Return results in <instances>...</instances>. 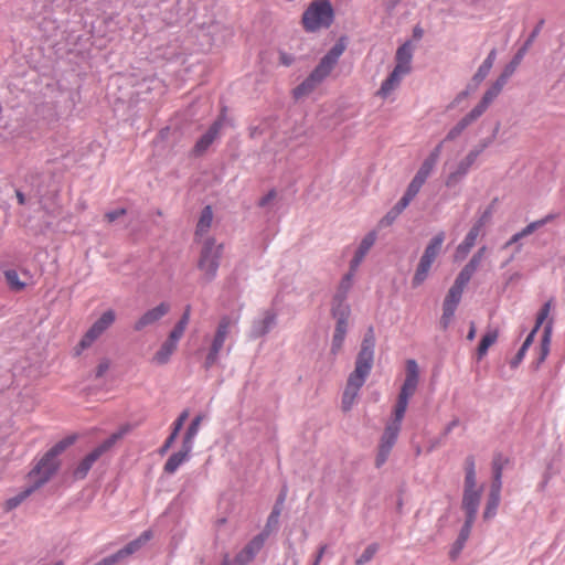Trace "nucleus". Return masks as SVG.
Instances as JSON below:
<instances>
[{
	"instance_id": "f257e3e1",
	"label": "nucleus",
	"mask_w": 565,
	"mask_h": 565,
	"mask_svg": "<svg viewBox=\"0 0 565 565\" xmlns=\"http://www.w3.org/2000/svg\"><path fill=\"white\" fill-rule=\"evenodd\" d=\"M419 381L418 364L415 360H407L406 362V376L401 387L396 405L393 412V418L387 423L384 433L381 437L379 451L375 458L376 468L382 467L396 443L398 437L402 420L406 413L408 401L415 394Z\"/></svg>"
},
{
	"instance_id": "f03ea898",
	"label": "nucleus",
	"mask_w": 565,
	"mask_h": 565,
	"mask_svg": "<svg viewBox=\"0 0 565 565\" xmlns=\"http://www.w3.org/2000/svg\"><path fill=\"white\" fill-rule=\"evenodd\" d=\"M374 329L373 327H369L355 360V367L348 377L347 386L342 395L341 407L343 412H349L352 408L360 388L363 386L366 377L371 373L374 361Z\"/></svg>"
},
{
	"instance_id": "7ed1b4c3",
	"label": "nucleus",
	"mask_w": 565,
	"mask_h": 565,
	"mask_svg": "<svg viewBox=\"0 0 565 565\" xmlns=\"http://www.w3.org/2000/svg\"><path fill=\"white\" fill-rule=\"evenodd\" d=\"M76 440V436H67L50 448L29 472V478L34 488L39 489L51 480L60 468L58 456L63 454Z\"/></svg>"
},
{
	"instance_id": "20e7f679",
	"label": "nucleus",
	"mask_w": 565,
	"mask_h": 565,
	"mask_svg": "<svg viewBox=\"0 0 565 565\" xmlns=\"http://www.w3.org/2000/svg\"><path fill=\"white\" fill-rule=\"evenodd\" d=\"M131 430V426L126 424L119 428L118 431L110 435L109 438L104 440L99 446L87 454L73 470V477L76 480H83L88 475L93 465L107 451H109L118 440Z\"/></svg>"
},
{
	"instance_id": "39448f33",
	"label": "nucleus",
	"mask_w": 565,
	"mask_h": 565,
	"mask_svg": "<svg viewBox=\"0 0 565 565\" xmlns=\"http://www.w3.org/2000/svg\"><path fill=\"white\" fill-rule=\"evenodd\" d=\"M223 254V244H216L215 238L207 237L200 252L198 268L203 273L205 282H211L217 274Z\"/></svg>"
},
{
	"instance_id": "423d86ee",
	"label": "nucleus",
	"mask_w": 565,
	"mask_h": 565,
	"mask_svg": "<svg viewBox=\"0 0 565 565\" xmlns=\"http://www.w3.org/2000/svg\"><path fill=\"white\" fill-rule=\"evenodd\" d=\"M333 21V9L329 1H315L305 11L302 23L307 31L329 28Z\"/></svg>"
},
{
	"instance_id": "0eeeda50",
	"label": "nucleus",
	"mask_w": 565,
	"mask_h": 565,
	"mask_svg": "<svg viewBox=\"0 0 565 565\" xmlns=\"http://www.w3.org/2000/svg\"><path fill=\"white\" fill-rule=\"evenodd\" d=\"M238 318L233 319L230 316L221 317L214 338L212 340L209 353L203 363L205 370L211 369L218 361V354L224 345V342L228 335L230 328L237 322Z\"/></svg>"
},
{
	"instance_id": "6e6552de",
	"label": "nucleus",
	"mask_w": 565,
	"mask_h": 565,
	"mask_svg": "<svg viewBox=\"0 0 565 565\" xmlns=\"http://www.w3.org/2000/svg\"><path fill=\"white\" fill-rule=\"evenodd\" d=\"M116 320V313L113 309L105 311L99 319L85 332L79 343L76 345L75 354L79 355L81 352L89 348Z\"/></svg>"
},
{
	"instance_id": "1a4fd4ad",
	"label": "nucleus",
	"mask_w": 565,
	"mask_h": 565,
	"mask_svg": "<svg viewBox=\"0 0 565 565\" xmlns=\"http://www.w3.org/2000/svg\"><path fill=\"white\" fill-rule=\"evenodd\" d=\"M266 540V534H257L245 545V547L234 557V559H230L228 555L226 554L223 558L222 565L249 564L263 548Z\"/></svg>"
},
{
	"instance_id": "9d476101",
	"label": "nucleus",
	"mask_w": 565,
	"mask_h": 565,
	"mask_svg": "<svg viewBox=\"0 0 565 565\" xmlns=\"http://www.w3.org/2000/svg\"><path fill=\"white\" fill-rule=\"evenodd\" d=\"M554 217H555L554 214H548V215H546L545 217H543L541 220L531 222L524 228H522L520 232H518L514 235H512L511 238L508 242H505L504 245L502 246V249H508L510 247L514 248L513 254L510 256V258L507 260L505 264H508L511 260H513L515 255L519 254L522 250V246H523L522 243H521L522 238L531 235L536 230H539L540 227L544 226L545 224H547L548 222L554 220Z\"/></svg>"
},
{
	"instance_id": "9b49d317",
	"label": "nucleus",
	"mask_w": 565,
	"mask_h": 565,
	"mask_svg": "<svg viewBox=\"0 0 565 565\" xmlns=\"http://www.w3.org/2000/svg\"><path fill=\"white\" fill-rule=\"evenodd\" d=\"M171 310L169 302H160L158 306L143 312L134 323L132 329L136 332H141L147 328L156 326L164 316Z\"/></svg>"
},
{
	"instance_id": "f8f14e48",
	"label": "nucleus",
	"mask_w": 565,
	"mask_h": 565,
	"mask_svg": "<svg viewBox=\"0 0 565 565\" xmlns=\"http://www.w3.org/2000/svg\"><path fill=\"white\" fill-rule=\"evenodd\" d=\"M329 75L327 71L317 65L310 75L294 89L296 98L309 95Z\"/></svg>"
},
{
	"instance_id": "ddd939ff",
	"label": "nucleus",
	"mask_w": 565,
	"mask_h": 565,
	"mask_svg": "<svg viewBox=\"0 0 565 565\" xmlns=\"http://www.w3.org/2000/svg\"><path fill=\"white\" fill-rule=\"evenodd\" d=\"M276 321L277 313L271 309L265 310L262 318L253 321L249 337L252 339L264 337L276 326Z\"/></svg>"
},
{
	"instance_id": "4468645a",
	"label": "nucleus",
	"mask_w": 565,
	"mask_h": 565,
	"mask_svg": "<svg viewBox=\"0 0 565 565\" xmlns=\"http://www.w3.org/2000/svg\"><path fill=\"white\" fill-rule=\"evenodd\" d=\"M152 539V532L150 530L145 531L139 537L126 544L122 548L111 554L115 561L118 563L122 562L137 551H139L148 541Z\"/></svg>"
},
{
	"instance_id": "2eb2a0df",
	"label": "nucleus",
	"mask_w": 565,
	"mask_h": 565,
	"mask_svg": "<svg viewBox=\"0 0 565 565\" xmlns=\"http://www.w3.org/2000/svg\"><path fill=\"white\" fill-rule=\"evenodd\" d=\"M224 125V116L221 115L209 128V130L196 141L194 151L198 154L203 153L218 136L220 130Z\"/></svg>"
},
{
	"instance_id": "dca6fc26",
	"label": "nucleus",
	"mask_w": 565,
	"mask_h": 565,
	"mask_svg": "<svg viewBox=\"0 0 565 565\" xmlns=\"http://www.w3.org/2000/svg\"><path fill=\"white\" fill-rule=\"evenodd\" d=\"M414 45L411 41H406L402 44L395 54L396 65L395 68L401 70L407 74L412 71Z\"/></svg>"
},
{
	"instance_id": "f3484780",
	"label": "nucleus",
	"mask_w": 565,
	"mask_h": 565,
	"mask_svg": "<svg viewBox=\"0 0 565 565\" xmlns=\"http://www.w3.org/2000/svg\"><path fill=\"white\" fill-rule=\"evenodd\" d=\"M483 490L463 491L461 500V509L466 516L477 518L479 505L481 502Z\"/></svg>"
},
{
	"instance_id": "a211bd4d",
	"label": "nucleus",
	"mask_w": 565,
	"mask_h": 565,
	"mask_svg": "<svg viewBox=\"0 0 565 565\" xmlns=\"http://www.w3.org/2000/svg\"><path fill=\"white\" fill-rule=\"evenodd\" d=\"M375 241H376L375 232H370L363 237L358 249L355 250L353 258L350 262L351 271L355 270L360 266V264L364 259L365 255L369 253L371 247L374 245Z\"/></svg>"
},
{
	"instance_id": "6ab92c4d",
	"label": "nucleus",
	"mask_w": 565,
	"mask_h": 565,
	"mask_svg": "<svg viewBox=\"0 0 565 565\" xmlns=\"http://www.w3.org/2000/svg\"><path fill=\"white\" fill-rule=\"evenodd\" d=\"M468 282L461 280L460 278L456 277L454 285L448 290L443 307L447 309L455 310L457 309V306L459 305L461 300V296L463 292L465 287Z\"/></svg>"
},
{
	"instance_id": "aec40b11",
	"label": "nucleus",
	"mask_w": 565,
	"mask_h": 565,
	"mask_svg": "<svg viewBox=\"0 0 565 565\" xmlns=\"http://www.w3.org/2000/svg\"><path fill=\"white\" fill-rule=\"evenodd\" d=\"M486 246L480 247L478 252L473 254L471 259L466 264V266L460 270L457 277L466 282H469L473 274L480 267L481 262L486 255Z\"/></svg>"
},
{
	"instance_id": "412c9836",
	"label": "nucleus",
	"mask_w": 565,
	"mask_h": 565,
	"mask_svg": "<svg viewBox=\"0 0 565 565\" xmlns=\"http://www.w3.org/2000/svg\"><path fill=\"white\" fill-rule=\"evenodd\" d=\"M285 498H286V494L285 492H281L277 500H276V503L267 519V522L265 524V527L264 530L262 531V534H266V537L269 536V534L277 530L278 529V524H279V516L281 514V511H282V505H284V502H285Z\"/></svg>"
},
{
	"instance_id": "4be33fe9",
	"label": "nucleus",
	"mask_w": 565,
	"mask_h": 565,
	"mask_svg": "<svg viewBox=\"0 0 565 565\" xmlns=\"http://www.w3.org/2000/svg\"><path fill=\"white\" fill-rule=\"evenodd\" d=\"M470 490H483L482 486L477 484L476 462L475 457L472 455L467 456L465 459L463 491Z\"/></svg>"
},
{
	"instance_id": "5701e85b",
	"label": "nucleus",
	"mask_w": 565,
	"mask_h": 565,
	"mask_svg": "<svg viewBox=\"0 0 565 565\" xmlns=\"http://www.w3.org/2000/svg\"><path fill=\"white\" fill-rule=\"evenodd\" d=\"M178 340L168 335L167 340L161 344L160 349L154 353L152 360L159 365H164L170 361L171 355L178 348Z\"/></svg>"
},
{
	"instance_id": "b1692460",
	"label": "nucleus",
	"mask_w": 565,
	"mask_h": 565,
	"mask_svg": "<svg viewBox=\"0 0 565 565\" xmlns=\"http://www.w3.org/2000/svg\"><path fill=\"white\" fill-rule=\"evenodd\" d=\"M405 75H407V73L394 67L392 73L382 83L381 88L377 90V95L383 98H386L393 90H395L399 86L402 78Z\"/></svg>"
},
{
	"instance_id": "393cba45",
	"label": "nucleus",
	"mask_w": 565,
	"mask_h": 565,
	"mask_svg": "<svg viewBox=\"0 0 565 565\" xmlns=\"http://www.w3.org/2000/svg\"><path fill=\"white\" fill-rule=\"evenodd\" d=\"M344 50L345 45L342 42L335 43L331 50L320 60L318 64L320 65V68H323L330 74Z\"/></svg>"
},
{
	"instance_id": "a878e982",
	"label": "nucleus",
	"mask_w": 565,
	"mask_h": 565,
	"mask_svg": "<svg viewBox=\"0 0 565 565\" xmlns=\"http://www.w3.org/2000/svg\"><path fill=\"white\" fill-rule=\"evenodd\" d=\"M444 241H445V233L444 232L437 233L430 239L428 245L426 246L420 258L433 264L441 250Z\"/></svg>"
},
{
	"instance_id": "bb28decb",
	"label": "nucleus",
	"mask_w": 565,
	"mask_h": 565,
	"mask_svg": "<svg viewBox=\"0 0 565 565\" xmlns=\"http://www.w3.org/2000/svg\"><path fill=\"white\" fill-rule=\"evenodd\" d=\"M191 450V448H186V446L182 444L181 449L178 452L172 454L167 460L163 468L164 472L169 475L174 473L180 467V465L188 458Z\"/></svg>"
},
{
	"instance_id": "cd10ccee",
	"label": "nucleus",
	"mask_w": 565,
	"mask_h": 565,
	"mask_svg": "<svg viewBox=\"0 0 565 565\" xmlns=\"http://www.w3.org/2000/svg\"><path fill=\"white\" fill-rule=\"evenodd\" d=\"M497 56V50L492 49L490 53L488 54L487 58L483 61V63L479 66L478 71L472 77V82L475 83V88L478 87V85L488 76L489 72L491 71L493 63L495 61Z\"/></svg>"
},
{
	"instance_id": "c85d7f7f",
	"label": "nucleus",
	"mask_w": 565,
	"mask_h": 565,
	"mask_svg": "<svg viewBox=\"0 0 565 565\" xmlns=\"http://www.w3.org/2000/svg\"><path fill=\"white\" fill-rule=\"evenodd\" d=\"M471 167H469L465 161H462V159L458 162V164L456 166L455 170L451 171L446 180H445V185L447 188H454L456 186L457 184H459L463 178L468 174L469 170H470Z\"/></svg>"
},
{
	"instance_id": "c756f323",
	"label": "nucleus",
	"mask_w": 565,
	"mask_h": 565,
	"mask_svg": "<svg viewBox=\"0 0 565 565\" xmlns=\"http://www.w3.org/2000/svg\"><path fill=\"white\" fill-rule=\"evenodd\" d=\"M550 310H551V301H547L543 305L540 312L537 313L536 323L521 347L523 350H527L530 348V345L533 343L535 333L537 332V330L540 329V327L542 326L544 320L547 318Z\"/></svg>"
},
{
	"instance_id": "7c9ffc66",
	"label": "nucleus",
	"mask_w": 565,
	"mask_h": 565,
	"mask_svg": "<svg viewBox=\"0 0 565 565\" xmlns=\"http://www.w3.org/2000/svg\"><path fill=\"white\" fill-rule=\"evenodd\" d=\"M331 313L337 320V324L348 326L350 307L345 303V300L337 301L335 299H332Z\"/></svg>"
},
{
	"instance_id": "2f4dec72",
	"label": "nucleus",
	"mask_w": 565,
	"mask_h": 565,
	"mask_svg": "<svg viewBox=\"0 0 565 565\" xmlns=\"http://www.w3.org/2000/svg\"><path fill=\"white\" fill-rule=\"evenodd\" d=\"M213 222V210L211 205L204 206V209L201 212V215L199 217L196 228H195V236H201L210 230Z\"/></svg>"
},
{
	"instance_id": "473e14b6",
	"label": "nucleus",
	"mask_w": 565,
	"mask_h": 565,
	"mask_svg": "<svg viewBox=\"0 0 565 565\" xmlns=\"http://www.w3.org/2000/svg\"><path fill=\"white\" fill-rule=\"evenodd\" d=\"M552 328H553V322H552V320H550L544 327L543 335L541 339V352H540V356L537 359L536 366H539L541 363H543L545 361L546 356L548 355L551 337H552Z\"/></svg>"
},
{
	"instance_id": "72a5a7b5",
	"label": "nucleus",
	"mask_w": 565,
	"mask_h": 565,
	"mask_svg": "<svg viewBox=\"0 0 565 565\" xmlns=\"http://www.w3.org/2000/svg\"><path fill=\"white\" fill-rule=\"evenodd\" d=\"M498 335L499 332L497 329H491L486 332L477 349L478 360H481L487 354L489 348L495 343Z\"/></svg>"
},
{
	"instance_id": "f704fd0d",
	"label": "nucleus",
	"mask_w": 565,
	"mask_h": 565,
	"mask_svg": "<svg viewBox=\"0 0 565 565\" xmlns=\"http://www.w3.org/2000/svg\"><path fill=\"white\" fill-rule=\"evenodd\" d=\"M544 24V20H540L539 23L536 24V26L534 28V30L531 32V34L529 35L527 40L525 41V43L523 44V46L518 51V53L514 55V57L511 60V61H516L515 63V67L518 68V66L520 65L522 58H523V55L525 54V52L527 51V49L532 45V43L535 41L536 36L539 35L542 26Z\"/></svg>"
},
{
	"instance_id": "c9c22d12",
	"label": "nucleus",
	"mask_w": 565,
	"mask_h": 565,
	"mask_svg": "<svg viewBox=\"0 0 565 565\" xmlns=\"http://www.w3.org/2000/svg\"><path fill=\"white\" fill-rule=\"evenodd\" d=\"M431 265L433 264L429 262H426L422 258L419 259L416 271L412 279V286L414 288L419 287L427 279Z\"/></svg>"
},
{
	"instance_id": "e433bc0d",
	"label": "nucleus",
	"mask_w": 565,
	"mask_h": 565,
	"mask_svg": "<svg viewBox=\"0 0 565 565\" xmlns=\"http://www.w3.org/2000/svg\"><path fill=\"white\" fill-rule=\"evenodd\" d=\"M202 419H203V416L202 415H198L191 422L190 426L188 427L186 433H185V435L183 437V441H182V444L184 446H186V448H191L192 449V443H193V439H194V437L196 436V434L199 431V428H200Z\"/></svg>"
},
{
	"instance_id": "4c0bfd02",
	"label": "nucleus",
	"mask_w": 565,
	"mask_h": 565,
	"mask_svg": "<svg viewBox=\"0 0 565 565\" xmlns=\"http://www.w3.org/2000/svg\"><path fill=\"white\" fill-rule=\"evenodd\" d=\"M348 326L335 324L334 334L331 344V353L338 354L341 350L345 334H347Z\"/></svg>"
},
{
	"instance_id": "58836bf2",
	"label": "nucleus",
	"mask_w": 565,
	"mask_h": 565,
	"mask_svg": "<svg viewBox=\"0 0 565 565\" xmlns=\"http://www.w3.org/2000/svg\"><path fill=\"white\" fill-rule=\"evenodd\" d=\"M352 287V273L344 275L341 279L339 287L333 296V299L337 301L345 300L348 297V292Z\"/></svg>"
},
{
	"instance_id": "ea45409f",
	"label": "nucleus",
	"mask_w": 565,
	"mask_h": 565,
	"mask_svg": "<svg viewBox=\"0 0 565 565\" xmlns=\"http://www.w3.org/2000/svg\"><path fill=\"white\" fill-rule=\"evenodd\" d=\"M516 61H511L509 64L505 65L504 70L502 71L501 75L497 78V81L492 84L495 88H498L500 92L504 87V85L508 83L509 78L514 74L516 71L515 67Z\"/></svg>"
},
{
	"instance_id": "a19ab883",
	"label": "nucleus",
	"mask_w": 565,
	"mask_h": 565,
	"mask_svg": "<svg viewBox=\"0 0 565 565\" xmlns=\"http://www.w3.org/2000/svg\"><path fill=\"white\" fill-rule=\"evenodd\" d=\"M501 92L495 88L493 85L483 94L481 100L479 104L475 107L476 109H479L481 114H483L489 105L498 97V95Z\"/></svg>"
},
{
	"instance_id": "79ce46f5",
	"label": "nucleus",
	"mask_w": 565,
	"mask_h": 565,
	"mask_svg": "<svg viewBox=\"0 0 565 565\" xmlns=\"http://www.w3.org/2000/svg\"><path fill=\"white\" fill-rule=\"evenodd\" d=\"M35 490H38V489L34 488V486L32 484L29 488H26L24 491L17 494L15 497H12L9 500H7V502H6L7 510H13V509L18 508Z\"/></svg>"
},
{
	"instance_id": "37998d69",
	"label": "nucleus",
	"mask_w": 565,
	"mask_h": 565,
	"mask_svg": "<svg viewBox=\"0 0 565 565\" xmlns=\"http://www.w3.org/2000/svg\"><path fill=\"white\" fill-rule=\"evenodd\" d=\"M500 499H501V495H495V494L489 493L487 505L483 511L484 520H490L491 518H493L495 515L497 509L500 504Z\"/></svg>"
},
{
	"instance_id": "c03bdc74",
	"label": "nucleus",
	"mask_w": 565,
	"mask_h": 565,
	"mask_svg": "<svg viewBox=\"0 0 565 565\" xmlns=\"http://www.w3.org/2000/svg\"><path fill=\"white\" fill-rule=\"evenodd\" d=\"M380 546L377 543H372L366 546L361 556L355 561V565H365L369 563L374 555L377 553Z\"/></svg>"
},
{
	"instance_id": "a18cd8bd",
	"label": "nucleus",
	"mask_w": 565,
	"mask_h": 565,
	"mask_svg": "<svg viewBox=\"0 0 565 565\" xmlns=\"http://www.w3.org/2000/svg\"><path fill=\"white\" fill-rule=\"evenodd\" d=\"M435 166H436V163L431 162L428 159H425L414 178L419 180L420 182L425 183L427 178L430 175L431 171L434 170Z\"/></svg>"
},
{
	"instance_id": "49530a36",
	"label": "nucleus",
	"mask_w": 565,
	"mask_h": 565,
	"mask_svg": "<svg viewBox=\"0 0 565 565\" xmlns=\"http://www.w3.org/2000/svg\"><path fill=\"white\" fill-rule=\"evenodd\" d=\"M4 277L9 286L14 290H21L25 287V284L20 281L18 273L13 269L6 270Z\"/></svg>"
},
{
	"instance_id": "de8ad7c7",
	"label": "nucleus",
	"mask_w": 565,
	"mask_h": 565,
	"mask_svg": "<svg viewBox=\"0 0 565 565\" xmlns=\"http://www.w3.org/2000/svg\"><path fill=\"white\" fill-rule=\"evenodd\" d=\"M480 116H482V114L479 111V109L473 108L465 117H462L457 122V125L463 131L468 126H470L472 122H475Z\"/></svg>"
},
{
	"instance_id": "09e8293b",
	"label": "nucleus",
	"mask_w": 565,
	"mask_h": 565,
	"mask_svg": "<svg viewBox=\"0 0 565 565\" xmlns=\"http://www.w3.org/2000/svg\"><path fill=\"white\" fill-rule=\"evenodd\" d=\"M475 521H476V518L466 516L465 523H463V525L459 532V535L457 537L458 540H460L465 543L467 542V540L470 536L471 529H472Z\"/></svg>"
},
{
	"instance_id": "8fccbe9b",
	"label": "nucleus",
	"mask_w": 565,
	"mask_h": 565,
	"mask_svg": "<svg viewBox=\"0 0 565 565\" xmlns=\"http://www.w3.org/2000/svg\"><path fill=\"white\" fill-rule=\"evenodd\" d=\"M507 461L508 460L501 454L494 455L492 460L493 477H502V471Z\"/></svg>"
},
{
	"instance_id": "3c124183",
	"label": "nucleus",
	"mask_w": 565,
	"mask_h": 565,
	"mask_svg": "<svg viewBox=\"0 0 565 565\" xmlns=\"http://www.w3.org/2000/svg\"><path fill=\"white\" fill-rule=\"evenodd\" d=\"M423 185H424L423 182H420L419 180L413 178V180L408 184L404 195L413 201V199L418 194V192L420 191V188Z\"/></svg>"
},
{
	"instance_id": "603ef678",
	"label": "nucleus",
	"mask_w": 565,
	"mask_h": 565,
	"mask_svg": "<svg viewBox=\"0 0 565 565\" xmlns=\"http://www.w3.org/2000/svg\"><path fill=\"white\" fill-rule=\"evenodd\" d=\"M481 230L482 228L473 224V226L470 228V231L468 232L463 239V242H466V245H471L473 247Z\"/></svg>"
},
{
	"instance_id": "864d4df0",
	"label": "nucleus",
	"mask_w": 565,
	"mask_h": 565,
	"mask_svg": "<svg viewBox=\"0 0 565 565\" xmlns=\"http://www.w3.org/2000/svg\"><path fill=\"white\" fill-rule=\"evenodd\" d=\"M398 213L392 207L380 221L381 226H390L398 217Z\"/></svg>"
},
{
	"instance_id": "5fc2aeb1",
	"label": "nucleus",
	"mask_w": 565,
	"mask_h": 565,
	"mask_svg": "<svg viewBox=\"0 0 565 565\" xmlns=\"http://www.w3.org/2000/svg\"><path fill=\"white\" fill-rule=\"evenodd\" d=\"M455 310L447 309L443 307V316L440 318V327L441 329L446 330L454 318Z\"/></svg>"
},
{
	"instance_id": "6e6d98bb",
	"label": "nucleus",
	"mask_w": 565,
	"mask_h": 565,
	"mask_svg": "<svg viewBox=\"0 0 565 565\" xmlns=\"http://www.w3.org/2000/svg\"><path fill=\"white\" fill-rule=\"evenodd\" d=\"M109 367H110V361L108 359H103L98 363V365L95 370V377L96 379L103 377L106 374V372L109 370Z\"/></svg>"
},
{
	"instance_id": "4d7b16f0",
	"label": "nucleus",
	"mask_w": 565,
	"mask_h": 565,
	"mask_svg": "<svg viewBox=\"0 0 565 565\" xmlns=\"http://www.w3.org/2000/svg\"><path fill=\"white\" fill-rule=\"evenodd\" d=\"M186 327L188 324L178 321L174 328L169 333V335L179 341L183 337Z\"/></svg>"
},
{
	"instance_id": "13d9d810",
	"label": "nucleus",
	"mask_w": 565,
	"mask_h": 565,
	"mask_svg": "<svg viewBox=\"0 0 565 565\" xmlns=\"http://www.w3.org/2000/svg\"><path fill=\"white\" fill-rule=\"evenodd\" d=\"M189 417V412L188 411H183L179 417L175 419V422L173 423V429L172 431H175V434L179 435L180 430L182 429L183 425H184V422L188 419Z\"/></svg>"
},
{
	"instance_id": "bf43d9fd",
	"label": "nucleus",
	"mask_w": 565,
	"mask_h": 565,
	"mask_svg": "<svg viewBox=\"0 0 565 565\" xmlns=\"http://www.w3.org/2000/svg\"><path fill=\"white\" fill-rule=\"evenodd\" d=\"M465 542L460 541V540H456V542L454 543L450 552H449V556L451 559H456L460 552L462 551L463 546H465Z\"/></svg>"
},
{
	"instance_id": "052dcab7",
	"label": "nucleus",
	"mask_w": 565,
	"mask_h": 565,
	"mask_svg": "<svg viewBox=\"0 0 565 565\" xmlns=\"http://www.w3.org/2000/svg\"><path fill=\"white\" fill-rule=\"evenodd\" d=\"M127 213V210L126 209H118V210H115V211H109L105 214V218L109 222V223H113L115 222L117 218H119L120 216L125 215Z\"/></svg>"
},
{
	"instance_id": "680f3d73",
	"label": "nucleus",
	"mask_w": 565,
	"mask_h": 565,
	"mask_svg": "<svg viewBox=\"0 0 565 565\" xmlns=\"http://www.w3.org/2000/svg\"><path fill=\"white\" fill-rule=\"evenodd\" d=\"M491 216H492V209L488 207L482 213V215L479 217V220L475 223V225H477L480 228H482L491 220Z\"/></svg>"
},
{
	"instance_id": "e2e57ef3",
	"label": "nucleus",
	"mask_w": 565,
	"mask_h": 565,
	"mask_svg": "<svg viewBox=\"0 0 565 565\" xmlns=\"http://www.w3.org/2000/svg\"><path fill=\"white\" fill-rule=\"evenodd\" d=\"M444 140L440 141L435 148L434 150L429 153V156L426 158L428 160H430L431 162L434 163H437L438 159H439V156L441 153V150H443V146H444Z\"/></svg>"
},
{
	"instance_id": "0e129e2a",
	"label": "nucleus",
	"mask_w": 565,
	"mask_h": 565,
	"mask_svg": "<svg viewBox=\"0 0 565 565\" xmlns=\"http://www.w3.org/2000/svg\"><path fill=\"white\" fill-rule=\"evenodd\" d=\"M462 134L461 128L456 124L446 135L444 141H452Z\"/></svg>"
},
{
	"instance_id": "69168bd1",
	"label": "nucleus",
	"mask_w": 565,
	"mask_h": 565,
	"mask_svg": "<svg viewBox=\"0 0 565 565\" xmlns=\"http://www.w3.org/2000/svg\"><path fill=\"white\" fill-rule=\"evenodd\" d=\"M412 202V200H409L408 198H406L405 195H403L401 198V200L393 206V209L398 213L401 214L408 205L409 203Z\"/></svg>"
},
{
	"instance_id": "338daca9",
	"label": "nucleus",
	"mask_w": 565,
	"mask_h": 565,
	"mask_svg": "<svg viewBox=\"0 0 565 565\" xmlns=\"http://www.w3.org/2000/svg\"><path fill=\"white\" fill-rule=\"evenodd\" d=\"M276 195H277V192L275 190H270L266 195H264L259 200L258 205L260 207L267 206L273 200H275Z\"/></svg>"
},
{
	"instance_id": "774afa93",
	"label": "nucleus",
	"mask_w": 565,
	"mask_h": 565,
	"mask_svg": "<svg viewBox=\"0 0 565 565\" xmlns=\"http://www.w3.org/2000/svg\"><path fill=\"white\" fill-rule=\"evenodd\" d=\"M472 248L471 245H466V242H462L461 244L458 245L457 247V250H456V257L457 258H463L467 256V254L470 252V249Z\"/></svg>"
}]
</instances>
